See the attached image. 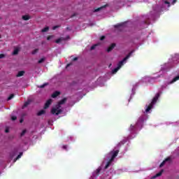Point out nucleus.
<instances>
[{
  "instance_id": "f257e3e1",
  "label": "nucleus",
  "mask_w": 179,
  "mask_h": 179,
  "mask_svg": "<svg viewBox=\"0 0 179 179\" xmlns=\"http://www.w3.org/2000/svg\"><path fill=\"white\" fill-rule=\"evenodd\" d=\"M118 153H120V150H113V151H110L108 154V156H110V159L108 161L106 165L105 166V170H107V169H108V167H110V166L111 165V163H113V162H114V159H115V157L117 156H118Z\"/></svg>"
},
{
  "instance_id": "f03ea898",
  "label": "nucleus",
  "mask_w": 179,
  "mask_h": 179,
  "mask_svg": "<svg viewBox=\"0 0 179 179\" xmlns=\"http://www.w3.org/2000/svg\"><path fill=\"white\" fill-rule=\"evenodd\" d=\"M159 97H160V94L157 93L155 96L152 99V102L147 106L145 109V113H149L152 108H153V105L157 103V100H159Z\"/></svg>"
},
{
  "instance_id": "7ed1b4c3",
  "label": "nucleus",
  "mask_w": 179,
  "mask_h": 179,
  "mask_svg": "<svg viewBox=\"0 0 179 179\" xmlns=\"http://www.w3.org/2000/svg\"><path fill=\"white\" fill-rule=\"evenodd\" d=\"M50 113L53 115H59V114L62 113V109H61V104H59L58 102V104H57L55 108H52Z\"/></svg>"
},
{
  "instance_id": "20e7f679",
  "label": "nucleus",
  "mask_w": 179,
  "mask_h": 179,
  "mask_svg": "<svg viewBox=\"0 0 179 179\" xmlns=\"http://www.w3.org/2000/svg\"><path fill=\"white\" fill-rule=\"evenodd\" d=\"M145 122V117L143 116H141L137 121L136 126L131 125L130 128L131 130L135 129V128H138V127H142L143 125V122Z\"/></svg>"
},
{
  "instance_id": "39448f33",
  "label": "nucleus",
  "mask_w": 179,
  "mask_h": 179,
  "mask_svg": "<svg viewBox=\"0 0 179 179\" xmlns=\"http://www.w3.org/2000/svg\"><path fill=\"white\" fill-rule=\"evenodd\" d=\"M131 55H132V52H129L122 61L119 62L117 64V68L120 69L121 66L124 65V63L127 62V59H128Z\"/></svg>"
},
{
  "instance_id": "423d86ee",
  "label": "nucleus",
  "mask_w": 179,
  "mask_h": 179,
  "mask_svg": "<svg viewBox=\"0 0 179 179\" xmlns=\"http://www.w3.org/2000/svg\"><path fill=\"white\" fill-rule=\"evenodd\" d=\"M52 103V99H48L46 103H45L44 108L47 109L50 106H51V103Z\"/></svg>"
},
{
  "instance_id": "0eeeda50",
  "label": "nucleus",
  "mask_w": 179,
  "mask_h": 179,
  "mask_svg": "<svg viewBox=\"0 0 179 179\" xmlns=\"http://www.w3.org/2000/svg\"><path fill=\"white\" fill-rule=\"evenodd\" d=\"M171 157H169L166 159H165V160H164L159 165V167L162 168L163 167V166H164L166 164V162H171Z\"/></svg>"
},
{
  "instance_id": "6e6552de",
  "label": "nucleus",
  "mask_w": 179,
  "mask_h": 179,
  "mask_svg": "<svg viewBox=\"0 0 179 179\" xmlns=\"http://www.w3.org/2000/svg\"><path fill=\"white\" fill-rule=\"evenodd\" d=\"M115 47V43H112L107 49L108 52H110V51H113L114 50V48Z\"/></svg>"
},
{
  "instance_id": "1a4fd4ad",
  "label": "nucleus",
  "mask_w": 179,
  "mask_h": 179,
  "mask_svg": "<svg viewBox=\"0 0 179 179\" xmlns=\"http://www.w3.org/2000/svg\"><path fill=\"white\" fill-rule=\"evenodd\" d=\"M177 80H179V76H177L175 77L171 81H170L168 85H172V83H174L175 82H177Z\"/></svg>"
},
{
  "instance_id": "9d476101",
  "label": "nucleus",
  "mask_w": 179,
  "mask_h": 179,
  "mask_svg": "<svg viewBox=\"0 0 179 179\" xmlns=\"http://www.w3.org/2000/svg\"><path fill=\"white\" fill-rule=\"evenodd\" d=\"M61 94V92H58V91H55L52 94V99H55L56 97H58V96Z\"/></svg>"
},
{
  "instance_id": "9b49d317",
  "label": "nucleus",
  "mask_w": 179,
  "mask_h": 179,
  "mask_svg": "<svg viewBox=\"0 0 179 179\" xmlns=\"http://www.w3.org/2000/svg\"><path fill=\"white\" fill-rule=\"evenodd\" d=\"M163 171H164L163 169L160 171L158 173H157L155 176L152 177V178H157V177H160L163 174Z\"/></svg>"
},
{
  "instance_id": "f8f14e48",
  "label": "nucleus",
  "mask_w": 179,
  "mask_h": 179,
  "mask_svg": "<svg viewBox=\"0 0 179 179\" xmlns=\"http://www.w3.org/2000/svg\"><path fill=\"white\" fill-rule=\"evenodd\" d=\"M58 103L60 104V106H62V104H65L66 103V98H64L63 99L60 100Z\"/></svg>"
},
{
  "instance_id": "ddd939ff",
  "label": "nucleus",
  "mask_w": 179,
  "mask_h": 179,
  "mask_svg": "<svg viewBox=\"0 0 179 179\" xmlns=\"http://www.w3.org/2000/svg\"><path fill=\"white\" fill-rule=\"evenodd\" d=\"M23 75H24V71H19L18 73L17 74V78H20L21 76H23Z\"/></svg>"
},
{
  "instance_id": "4468645a",
  "label": "nucleus",
  "mask_w": 179,
  "mask_h": 179,
  "mask_svg": "<svg viewBox=\"0 0 179 179\" xmlns=\"http://www.w3.org/2000/svg\"><path fill=\"white\" fill-rule=\"evenodd\" d=\"M45 113V110H41L39 112L37 113L36 115H38V117H40L43 115V114H44Z\"/></svg>"
},
{
  "instance_id": "2eb2a0df",
  "label": "nucleus",
  "mask_w": 179,
  "mask_h": 179,
  "mask_svg": "<svg viewBox=\"0 0 179 179\" xmlns=\"http://www.w3.org/2000/svg\"><path fill=\"white\" fill-rule=\"evenodd\" d=\"M100 171H101V166H99L95 171L96 176H99L100 174Z\"/></svg>"
},
{
  "instance_id": "dca6fc26",
  "label": "nucleus",
  "mask_w": 179,
  "mask_h": 179,
  "mask_svg": "<svg viewBox=\"0 0 179 179\" xmlns=\"http://www.w3.org/2000/svg\"><path fill=\"white\" fill-rule=\"evenodd\" d=\"M22 156H23V152H20L17 157L14 159V162H16L17 160H19V159H20V157H22Z\"/></svg>"
},
{
  "instance_id": "f3484780",
  "label": "nucleus",
  "mask_w": 179,
  "mask_h": 179,
  "mask_svg": "<svg viewBox=\"0 0 179 179\" xmlns=\"http://www.w3.org/2000/svg\"><path fill=\"white\" fill-rule=\"evenodd\" d=\"M63 40H65V38H58V39H57V40L55 41V43H56L57 44H59V43H61V41H63Z\"/></svg>"
},
{
  "instance_id": "a211bd4d",
  "label": "nucleus",
  "mask_w": 179,
  "mask_h": 179,
  "mask_svg": "<svg viewBox=\"0 0 179 179\" xmlns=\"http://www.w3.org/2000/svg\"><path fill=\"white\" fill-rule=\"evenodd\" d=\"M124 26V23L117 24L114 26L115 29H118L119 27H122Z\"/></svg>"
},
{
  "instance_id": "6ab92c4d",
  "label": "nucleus",
  "mask_w": 179,
  "mask_h": 179,
  "mask_svg": "<svg viewBox=\"0 0 179 179\" xmlns=\"http://www.w3.org/2000/svg\"><path fill=\"white\" fill-rule=\"evenodd\" d=\"M19 54V49L15 48L13 52V55H17Z\"/></svg>"
},
{
  "instance_id": "aec40b11",
  "label": "nucleus",
  "mask_w": 179,
  "mask_h": 179,
  "mask_svg": "<svg viewBox=\"0 0 179 179\" xmlns=\"http://www.w3.org/2000/svg\"><path fill=\"white\" fill-rule=\"evenodd\" d=\"M23 20H30V16L29 15H23L22 16Z\"/></svg>"
},
{
  "instance_id": "412c9836",
  "label": "nucleus",
  "mask_w": 179,
  "mask_h": 179,
  "mask_svg": "<svg viewBox=\"0 0 179 179\" xmlns=\"http://www.w3.org/2000/svg\"><path fill=\"white\" fill-rule=\"evenodd\" d=\"M49 29H50V28L48 27H46L43 28L41 30V31H42V33H45V32L48 31Z\"/></svg>"
},
{
  "instance_id": "4be33fe9",
  "label": "nucleus",
  "mask_w": 179,
  "mask_h": 179,
  "mask_svg": "<svg viewBox=\"0 0 179 179\" xmlns=\"http://www.w3.org/2000/svg\"><path fill=\"white\" fill-rule=\"evenodd\" d=\"M45 86H48V83H44V84L42 85L38 86V87H39L40 89H44V87H45Z\"/></svg>"
},
{
  "instance_id": "5701e85b",
  "label": "nucleus",
  "mask_w": 179,
  "mask_h": 179,
  "mask_svg": "<svg viewBox=\"0 0 179 179\" xmlns=\"http://www.w3.org/2000/svg\"><path fill=\"white\" fill-rule=\"evenodd\" d=\"M44 61H45V58L43 57L38 61V64H43V62H44Z\"/></svg>"
},
{
  "instance_id": "b1692460",
  "label": "nucleus",
  "mask_w": 179,
  "mask_h": 179,
  "mask_svg": "<svg viewBox=\"0 0 179 179\" xmlns=\"http://www.w3.org/2000/svg\"><path fill=\"white\" fill-rule=\"evenodd\" d=\"M120 69V67H116L115 69H114L113 71H112V73H117V72H118V70Z\"/></svg>"
},
{
  "instance_id": "393cba45",
  "label": "nucleus",
  "mask_w": 179,
  "mask_h": 179,
  "mask_svg": "<svg viewBox=\"0 0 179 179\" xmlns=\"http://www.w3.org/2000/svg\"><path fill=\"white\" fill-rule=\"evenodd\" d=\"M106 6H103L102 7L98 8L94 10V12H99V10H101L103 9V8H105Z\"/></svg>"
},
{
  "instance_id": "a878e982",
  "label": "nucleus",
  "mask_w": 179,
  "mask_h": 179,
  "mask_svg": "<svg viewBox=\"0 0 179 179\" xmlns=\"http://www.w3.org/2000/svg\"><path fill=\"white\" fill-rule=\"evenodd\" d=\"M14 97H15V94H11L8 96V101L12 100V99H13Z\"/></svg>"
},
{
  "instance_id": "bb28decb",
  "label": "nucleus",
  "mask_w": 179,
  "mask_h": 179,
  "mask_svg": "<svg viewBox=\"0 0 179 179\" xmlns=\"http://www.w3.org/2000/svg\"><path fill=\"white\" fill-rule=\"evenodd\" d=\"M29 104H30V101H26V102L24 103L23 107H27V106H29Z\"/></svg>"
},
{
  "instance_id": "cd10ccee",
  "label": "nucleus",
  "mask_w": 179,
  "mask_h": 179,
  "mask_svg": "<svg viewBox=\"0 0 179 179\" xmlns=\"http://www.w3.org/2000/svg\"><path fill=\"white\" fill-rule=\"evenodd\" d=\"M38 52V49H35L32 51V55H34V54H37Z\"/></svg>"
},
{
  "instance_id": "c85d7f7f",
  "label": "nucleus",
  "mask_w": 179,
  "mask_h": 179,
  "mask_svg": "<svg viewBox=\"0 0 179 179\" xmlns=\"http://www.w3.org/2000/svg\"><path fill=\"white\" fill-rule=\"evenodd\" d=\"M26 132H27L26 129H24V130L22 131V133H21V134H20V136H24V135L26 134Z\"/></svg>"
},
{
  "instance_id": "c756f323",
  "label": "nucleus",
  "mask_w": 179,
  "mask_h": 179,
  "mask_svg": "<svg viewBox=\"0 0 179 179\" xmlns=\"http://www.w3.org/2000/svg\"><path fill=\"white\" fill-rule=\"evenodd\" d=\"M11 120L12 121H16V120H17V117L16 116H12Z\"/></svg>"
},
{
  "instance_id": "7c9ffc66",
  "label": "nucleus",
  "mask_w": 179,
  "mask_h": 179,
  "mask_svg": "<svg viewBox=\"0 0 179 179\" xmlns=\"http://www.w3.org/2000/svg\"><path fill=\"white\" fill-rule=\"evenodd\" d=\"M104 38H106L105 36H101V38H100L101 41H103V40H104Z\"/></svg>"
},
{
  "instance_id": "2f4dec72",
  "label": "nucleus",
  "mask_w": 179,
  "mask_h": 179,
  "mask_svg": "<svg viewBox=\"0 0 179 179\" xmlns=\"http://www.w3.org/2000/svg\"><path fill=\"white\" fill-rule=\"evenodd\" d=\"M96 47H97V45H94L91 47V50H94V48H96Z\"/></svg>"
},
{
  "instance_id": "473e14b6",
  "label": "nucleus",
  "mask_w": 179,
  "mask_h": 179,
  "mask_svg": "<svg viewBox=\"0 0 179 179\" xmlns=\"http://www.w3.org/2000/svg\"><path fill=\"white\" fill-rule=\"evenodd\" d=\"M5 57V55L0 54V59Z\"/></svg>"
},
{
  "instance_id": "72a5a7b5",
  "label": "nucleus",
  "mask_w": 179,
  "mask_h": 179,
  "mask_svg": "<svg viewBox=\"0 0 179 179\" xmlns=\"http://www.w3.org/2000/svg\"><path fill=\"white\" fill-rule=\"evenodd\" d=\"M52 38V36H49L47 37V40L50 41Z\"/></svg>"
},
{
  "instance_id": "f704fd0d",
  "label": "nucleus",
  "mask_w": 179,
  "mask_h": 179,
  "mask_svg": "<svg viewBox=\"0 0 179 179\" xmlns=\"http://www.w3.org/2000/svg\"><path fill=\"white\" fill-rule=\"evenodd\" d=\"M164 3H166V5H170V2L167 1H165Z\"/></svg>"
},
{
  "instance_id": "c9c22d12",
  "label": "nucleus",
  "mask_w": 179,
  "mask_h": 179,
  "mask_svg": "<svg viewBox=\"0 0 179 179\" xmlns=\"http://www.w3.org/2000/svg\"><path fill=\"white\" fill-rule=\"evenodd\" d=\"M76 13H73L71 16V17H75V16H76Z\"/></svg>"
},
{
  "instance_id": "e433bc0d",
  "label": "nucleus",
  "mask_w": 179,
  "mask_h": 179,
  "mask_svg": "<svg viewBox=\"0 0 179 179\" xmlns=\"http://www.w3.org/2000/svg\"><path fill=\"white\" fill-rule=\"evenodd\" d=\"M5 132H6V134L9 133V129H6Z\"/></svg>"
},
{
  "instance_id": "4c0bfd02",
  "label": "nucleus",
  "mask_w": 179,
  "mask_h": 179,
  "mask_svg": "<svg viewBox=\"0 0 179 179\" xmlns=\"http://www.w3.org/2000/svg\"><path fill=\"white\" fill-rule=\"evenodd\" d=\"M71 65H72V63L68 64L66 65V68L71 66Z\"/></svg>"
},
{
  "instance_id": "58836bf2",
  "label": "nucleus",
  "mask_w": 179,
  "mask_h": 179,
  "mask_svg": "<svg viewBox=\"0 0 179 179\" xmlns=\"http://www.w3.org/2000/svg\"><path fill=\"white\" fill-rule=\"evenodd\" d=\"M68 145H63V149H67Z\"/></svg>"
},
{
  "instance_id": "ea45409f",
  "label": "nucleus",
  "mask_w": 179,
  "mask_h": 179,
  "mask_svg": "<svg viewBox=\"0 0 179 179\" xmlns=\"http://www.w3.org/2000/svg\"><path fill=\"white\" fill-rule=\"evenodd\" d=\"M73 61H78V57H74V58L73 59Z\"/></svg>"
},
{
  "instance_id": "a19ab883",
  "label": "nucleus",
  "mask_w": 179,
  "mask_h": 179,
  "mask_svg": "<svg viewBox=\"0 0 179 179\" xmlns=\"http://www.w3.org/2000/svg\"><path fill=\"white\" fill-rule=\"evenodd\" d=\"M176 2H177V0H173L172 2L173 5H174V3H176Z\"/></svg>"
},
{
  "instance_id": "79ce46f5",
  "label": "nucleus",
  "mask_w": 179,
  "mask_h": 179,
  "mask_svg": "<svg viewBox=\"0 0 179 179\" xmlns=\"http://www.w3.org/2000/svg\"><path fill=\"white\" fill-rule=\"evenodd\" d=\"M57 27H58V26H55V27H53V30H55V29H57Z\"/></svg>"
},
{
  "instance_id": "37998d69",
  "label": "nucleus",
  "mask_w": 179,
  "mask_h": 179,
  "mask_svg": "<svg viewBox=\"0 0 179 179\" xmlns=\"http://www.w3.org/2000/svg\"><path fill=\"white\" fill-rule=\"evenodd\" d=\"M20 124H22V122H23V119H20Z\"/></svg>"
},
{
  "instance_id": "c03bdc74",
  "label": "nucleus",
  "mask_w": 179,
  "mask_h": 179,
  "mask_svg": "<svg viewBox=\"0 0 179 179\" xmlns=\"http://www.w3.org/2000/svg\"><path fill=\"white\" fill-rule=\"evenodd\" d=\"M66 30H70L69 27H66Z\"/></svg>"
},
{
  "instance_id": "a18cd8bd",
  "label": "nucleus",
  "mask_w": 179,
  "mask_h": 179,
  "mask_svg": "<svg viewBox=\"0 0 179 179\" xmlns=\"http://www.w3.org/2000/svg\"><path fill=\"white\" fill-rule=\"evenodd\" d=\"M0 38H1V35H0Z\"/></svg>"
}]
</instances>
